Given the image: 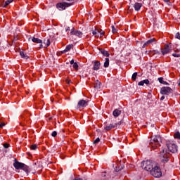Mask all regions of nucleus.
I'll return each mask as SVG.
<instances>
[{"label": "nucleus", "mask_w": 180, "mask_h": 180, "mask_svg": "<svg viewBox=\"0 0 180 180\" xmlns=\"http://www.w3.org/2000/svg\"><path fill=\"white\" fill-rule=\"evenodd\" d=\"M161 143V136L160 135L154 136L151 137L150 146L153 150H155L160 147Z\"/></svg>", "instance_id": "nucleus-1"}, {"label": "nucleus", "mask_w": 180, "mask_h": 180, "mask_svg": "<svg viewBox=\"0 0 180 180\" xmlns=\"http://www.w3.org/2000/svg\"><path fill=\"white\" fill-rule=\"evenodd\" d=\"M142 167L146 169V171H150L157 165V163L153 160H143L141 163Z\"/></svg>", "instance_id": "nucleus-2"}, {"label": "nucleus", "mask_w": 180, "mask_h": 180, "mask_svg": "<svg viewBox=\"0 0 180 180\" xmlns=\"http://www.w3.org/2000/svg\"><path fill=\"white\" fill-rule=\"evenodd\" d=\"M13 167L15 169H22V171H25L26 174H29V167H27L25 163H22L15 160L13 163Z\"/></svg>", "instance_id": "nucleus-3"}, {"label": "nucleus", "mask_w": 180, "mask_h": 180, "mask_svg": "<svg viewBox=\"0 0 180 180\" xmlns=\"http://www.w3.org/2000/svg\"><path fill=\"white\" fill-rule=\"evenodd\" d=\"M172 50H175V46L172 44V43L166 44L165 46L162 49V53L163 56L165 54H168L169 51H172Z\"/></svg>", "instance_id": "nucleus-4"}, {"label": "nucleus", "mask_w": 180, "mask_h": 180, "mask_svg": "<svg viewBox=\"0 0 180 180\" xmlns=\"http://www.w3.org/2000/svg\"><path fill=\"white\" fill-rule=\"evenodd\" d=\"M160 160L164 164L167 161H169V153L166 150V149H162L160 154Z\"/></svg>", "instance_id": "nucleus-5"}, {"label": "nucleus", "mask_w": 180, "mask_h": 180, "mask_svg": "<svg viewBox=\"0 0 180 180\" xmlns=\"http://www.w3.org/2000/svg\"><path fill=\"white\" fill-rule=\"evenodd\" d=\"M150 174L155 178H160L162 173L161 172V169L157 165L150 170Z\"/></svg>", "instance_id": "nucleus-6"}, {"label": "nucleus", "mask_w": 180, "mask_h": 180, "mask_svg": "<svg viewBox=\"0 0 180 180\" xmlns=\"http://www.w3.org/2000/svg\"><path fill=\"white\" fill-rule=\"evenodd\" d=\"M166 146L169 150V151H170V153H176V151H178V146H176V145L175 143H173L171 141H167L166 143Z\"/></svg>", "instance_id": "nucleus-7"}, {"label": "nucleus", "mask_w": 180, "mask_h": 180, "mask_svg": "<svg viewBox=\"0 0 180 180\" xmlns=\"http://www.w3.org/2000/svg\"><path fill=\"white\" fill-rule=\"evenodd\" d=\"M172 89H171V87L169 86H163L160 89V94L162 95H169L170 94H172Z\"/></svg>", "instance_id": "nucleus-8"}, {"label": "nucleus", "mask_w": 180, "mask_h": 180, "mask_svg": "<svg viewBox=\"0 0 180 180\" xmlns=\"http://www.w3.org/2000/svg\"><path fill=\"white\" fill-rule=\"evenodd\" d=\"M93 35L96 37V39H99V37H103L105 34V32H103L102 30H95L92 32Z\"/></svg>", "instance_id": "nucleus-9"}, {"label": "nucleus", "mask_w": 180, "mask_h": 180, "mask_svg": "<svg viewBox=\"0 0 180 180\" xmlns=\"http://www.w3.org/2000/svg\"><path fill=\"white\" fill-rule=\"evenodd\" d=\"M120 124H122V122H119L118 123L110 124L109 125L105 127V130H106V131H109L110 130H112V129H115V127L120 126Z\"/></svg>", "instance_id": "nucleus-10"}, {"label": "nucleus", "mask_w": 180, "mask_h": 180, "mask_svg": "<svg viewBox=\"0 0 180 180\" xmlns=\"http://www.w3.org/2000/svg\"><path fill=\"white\" fill-rule=\"evenodd\" d=\"M88 105V101L82 99L80 100L77 105V109H82V108H85V106H86Z\"/></svg>", "instance_id": "nucleus-11"}, {"label": "nucleus", "mask_w": 180, "mask_h": 180, "mask_svg": "<svg viewBox=\"0 0 180 180\" xmlns=\"http://www.w3.org/2000/svg\"><path fill=\"white\" fill-rule=\"evenodd\" d=\"M70 6V4L68 3H58L56 5V7L58 8V9H59L60 11H64V9H65V8Z\"/></svg>", "instance_id": "nucleus-12"}, {"label": "nucleus", "mask_w": 180, "mask_h": 180, "mask_svg": "<svg viewBox=\"0 0 180 180\" xmlns=\"http://www.w3.org/2000/svg\"><path fill=\"white\" fill-rule=\"evenodd\" d=\"M70 34L72 36H77V37H82V32L78 31L75 28L71 30Z\"/></svg>", "instance_id": "nucleus-13"}, {"label": "nucleus", "mask_w": 180, "mask_h": 180, "mask_svg": "<svg viewBox=\"0 0 180 180\" xmlns=\"http://www.w3.org/2000/svg\"><path fill=\"white\" fill-rule=\"evenodd\" d=\"M155 41H157V39L155 38L150 39L143 44L142 48L146 49V47L150 46V44H153V43H155Z\"/></svg>", "instance_id": "nucleus-14"}, {"label": "nucleus", "mask_w": 180, "mask_h": 180, "mask_svg": "<svg viewBox=\"0 0 180 180\" xmlns=\"http://www.w3.org/2000/svg\"><path fill=\"white\" fill-rule=\"evenodd\" d=\"M93 64H94L93 70L94 71H98V70L101 68V62H99L98 60L93 61Z\"/></svg>", "instance_id": "nucleus-15"}, {"label": "nucleus", "mask_w": 180, "mask_h": 180, "mask_svg": "<svg viewBox=\"0 0 180 180\" xmlns=\"http://www.w3.org/2000/svg\"><path fill=\"white\" fill-rule=\"evenodd\" d=\"M32 40L33 43H37V44H40L39 45V49H43V44H41L42 42H41L40 39L33 37Z\"/></svg>", "instance_id": "nucleus-16"}, {"label": "nucleus", "mask_w": 180, "mask_h": 180, "mask_svg": "<svg viewBox=\"0 0 180 180\" xmlns=\"http://www.w3.org/2000/svg\"><path fill=\"white\" fill-rule=\"evenodd\" d=\"M122 113V111L119 109H115L113 112H112V115H113V117H119V116H120Z\"/></svg>", "instance_id": "nucleus-17"}, {"label": "nucleus", "mask_w": 180, "mask_h": 180, "mask_svg": "<svg viewBox=\"0 0 180 180\" xmlns=\"http://www.w3.org/2000/svg\"><path fill=\"white\" fill-rule=\"evenodd\" d=\"M141 6H143V4L141 3H135L134 5V8L136 12H139L140 9H141Z\"/></svg>", "instance_id": "nucleus-18"}, {"label": "nucleus", "mask_w": 180, "mask_h": 180, "mask_svg": "<svg viewBox=\"0 0 180 180\" xmlns=\"http://www.w3.org/2000/svg\"><path fill=\"white\" fill-rule=\"evenodd\" d=\"M101 54H103V56H104L105 57H109V56H110V54L109 53V52H108V51L103 49H99Z\"/></svg>", "instance_id": "nucleus-19"}, {"label": "nucleus", "mask_w": 180, "mask_h": 180, "mask_svg": "<svg viewBox=\"0 0 180 180\" xmlns=\"http://www.w3.org/2000/svg\"><path fill=\"white\" fill-rule=\"evenodd\" d=\"M72 47H74V45L72 44H69L66 46V48L65 49V50H63L62 51L63 53H68V51H70V50H71V49H72Z\"/></svg>", "instance_id": "nucleus-20"}, {"label": "nucleus", "mask_w": 180, "mask_h": 180, "mask_svg": "<svg viewBox=\"0 0 180 180\" xmlns=\"http://www.w3.org/2000/svg\"><path fill=\"white\" fill-rule=\"evenodd\" d=\"M144 84H146V85H148V84H150V80L145 79V80L141 81L139 82L138 85L143 86V85H144Z\"/></svg>", "instance_id": "nucleus-21"}, {"label": "nucleus", "mask_w": 180, "mask_h": 180, "mask_svg": "<svg viewBox=\"0 0 180 180\" xmlns=\"http://www.w3.org/2000/svg\"><path fill=\"white\" fill-rule=\"evenodd\" d=\"M101 85H102V83H101L99 80H96L94 83V88H96V89H99V88H101Z\"/></svg>", "instance_id": "nucleus-22"}, {"label": "nucleus", "mask_w": 180, "mask_h": 180, "mask_svg": "<svg viewBox=\"0 0 180 180\" xmlns=\"http://www.w3.org/2000/svg\"><path fill=\"white\" fill-rule=\"evenodd\" d=\"M123 168H124V165H120V163H119L117 165V167H115V171L116 172H119V171H122V169H123Z\"/></svg>", "instance_id": "nucleus-23"}, {"label": "nucleus", "mask_w": 180, "mask_h": 180, "mask_svg": "<svg viewBox=\"0 0 180 180\" xmlns=\"http://www.w3.org/2000/svg\"><path fill=\"white\" fill-rule=\"evenodd\" d=\"M20 55L22 57V58H25V60H27L29 58V56L26 53H25V51H20Z\"/></svg>", "instance_id": "nucleus-24"}, {"label": "nucleus", "mask_w": 180, "mask_h": 180, "mask_svg": "<svg viewBox=\"0 0 180 180\" xmlns=\"http://www.w3.org/2000/svg\"><path fill=\"white\" fill-rule=\"evenodd\" d=\"M158 79L160 84H163L164 85H167L168 84L167 82L164 81L163 77H159Z\"/></svg>", "instance_id": "nucleus-25"}, {"label": "nucleus", "mask_w": 180, "mask_h": 180, "mask_svg": "<svg viewBox=\"0 0 180 180\" xmlns=\"http://www.w3.org/2000/svg\"><path fill=\"white\" fill-rule=\"evenodd\" d=\"M104 67H105V68H108V67H109V58H105V61L104 63Z\"/></svg>", "instance_id": "nucleus-26"}, {"label": "nucleus", "mask_w": 180, "mask_h": 180, "mask_svg": "<svg viewBox=\"0 0 180 180\" xmlns=\"http://www.w3.org/2000/svg\"><path fill=\"white\" fill-rule=\"evenodd\" d=\"M44 44H46V47H49L50 46V39H47L46 40L44 39Z\"/></svg>", "instance_id": "nucleus-27"}, {"label": "nucleus", "mask_w": 180, "mask_h": 180, "mask_svg": "<svg viewBox=\"0 0 180 180\" xmlns=\"http://www.w3.org/2000/svg\"><path fill=\"white\" fill-rule=\"evenodd\" d=\"M136 78H137V72H134L132 75L131 79L132 81H136Z\"/></svg>", "instance_id": "nucleus-28"}, {"label": "nucleus", "mask_w": 180, "mask_h": 180, "mask_svg": "<svg viewBox=\"0 0 180 180\" xmlns=\"http://www.w3.org/2000/svg\"><path fill=\"white\" fill-rule=\"evenodd\" d=\"M174 139H180V133L179 132H176L174 135Z\"/></svg>", "instance_id": "nucleus-29"}, {"label": "nucleus", "mask_w": 180, "mask_h": 180, "mask_svg": "<svg viewBox=\"0 0 180 180\" xmlns=\"http://www.w3.org/2000/svg\"><path fill=\"white\" fill-rule=\"evenodd\" d=\"M112 32L115 34V33H117V30L115 28L114 25L112 26Z\"/></svg>", "instance_id": "nucleus-30"}, {"label": "nucleus", "mask_w": 180, "mask_h": 180, "mask_svg": "<svg viewBox=\"0 0 180 180\" xmlns=\"http://www.w3.org/2000/svg\"><path fill=\"white\" fill-rule=\"evenodd\" d=\"M12 3V1L11 0H8L5 2V5H4V8H6V6H8V5H9V4Z\"/></svg>", "instance_id": "nucleus-31"}, {"label": "nucleus", "mask_w": 180, "mask_h": 180, "mask_svg": "<svg viewBox=\"0 0 180 180\" xmlns=\"http://www.w3.org/2000/svg\"><path fill=\"white\" fill-rule=\"evenodd\" d=\"M99 141H101V139L97 138L96 140L94 141V144H98V143H99Z\"/></svg>", "instance_id": "nucleus-32"}, {"label": "nucleus", "mask_w": 180, "mask_h": 180, "mask_svg": "<svg viewBox=\"0 0 180 180\" xmlns=\"http://www.w3.org/2000/svg\"><path fill=\"white\" fill-rule=\"evenodd\" d=\"M51 136H52V137H56V136H57V131H53L51 133Z\"/></svg>", "instance_id": "nucleus-33"}, {"label": "nucleus", "mask_w": 180, "mask_h": 180, "mask_svg": "<svg viewBox=\"0 0 180 180\" xmlns=\"http://www.w3.org/2000/svg\"><path fill=\"white\" fill-rule=\"evenodd\" d=\"M30 148L31 150H36V148H37V145H32Z\"/></svg>", "instance_id": "nucleus-34"}, {"label": "nucleus", "mask_w": 180, "mask_h": 180, "mask_svg": "<svg viewBox=\"0 0 180 180\" xmlns=\"http://www.w3.org/2000/svg\"><path fill=\"white\" fill-rule=\"evenodd\" d=\"M73 68H75V70H78V64L77 63L73 64Z\"/></svg>", "instance_id": "nucleus-35"}, {"label": "nucleus", "mask_w": 180, "mask_h": 180, "mask_svg": "<svg viewBox=\"0 0 180 180\" xmlns=\"http://www.w3.org/2000/svg\"><path fill=\"white\" fill-rule=\"evenodd\" d=\"M175 37H176V39H179V40H180V34H179V32H177L176 34Z\"/></svg>", "instance_id": "nucleus-36"}, {"label": "nucleus", "mask_w": 180, "mask_h": 180, "mask_svg": "<svg viewBox=\"0 0 180 180\" xmlns=\"http://www.w3.org/2000/svg\"><path fill=\"white\" fill-rule=\"evenodd\" d=\"M172 56H173V57H177V58L180 57V54L179 53H174L172 54Z\"/></svg>", "instance_id": "nucleus-37"}, {"label": "nucleus", "mask_w": 180, "mask_h": 180, "mask_svg": "<svg viewBox=\"0 0 180 180\" xmlns=\"http://www.w3.org/2000/svg\"><path fill=\"white\" fill-rule=\"evenodd\" d=\"M4 148H9V144H8V143H4Z\"/></svg>", "instance_id": "nucleus-38"}, {"label": "nucleus", "mask_w": 180, "mask_h": 180, "mask_svg": "<svg viewBox=\"0 0 180 180\" xmlns=\"http://www.w3.org/2000/svg\"><path fill=\"white\" fill-rule=\"evenodd\" d=\"M4 126H5V124L1 123L0 124V129H2V127H4Z\"/></svg>", "instance_id": "nucleus-39"}, {"label": "nucleus", "mask_w": 180, "mask_h": 180, "mask_svg": "<svg viewBox=\"0 0 180 180\" xmlns=\"http://www.w3.org/2000/svg\"><path fill=\"white\" fill-rule=\"evenodd\" d=\"M67 84L70 85L71 84V80H66Z\"/></svg>", "instance_id": "nucleus-40"}, {"label": "nucleus", "mask_w": 180, "mask_h": 180, "mask_svg": "<svg viewBox=\"0 0 180 180\" xmlns=\"http://www.w3.org/2000/svg\"><path fill=\"white\" fill-rule=\"evenodd\" d=\"M165 99V96H162L161 98H160V101H164Z\"/></svg>", "instance_id": "nucleus-41"}, {"label": "nucleus", "mask_w": 180, "mask_h": 180, "mask_svg": "<svg viewBox=\"0 0 180 180\" xmlns=\"http://www.w3.org/2000/svg\"><path fill=\"white\" fill-rule=\"evenodd\" d=\"M70 64H71V65H72V64H73V65H74V64H75V63L74 62V60H72L70 61Z\"/></svg>", "instance_id": "nucleus-42"}, {"label": "nucleus", "mask_w": 180, "mask_h": 180, "mask_svg": "<svg viewBox=\"0 0 180 180\" xmlns=\"http://www.w3.org/2000/svg\"><path fill=\"white\" fill-rule=\"evenodd\" d=\"M102 176H106V172L102 173Z\"/></svg>", "instance_id": "nucleus-43"}, {"label": "nucleus", "mask_w": 180, "mask_h": 180, "mask_svg": "<svg viewBox=\"0 0 180 180\" xmlns=\"http://www.w3.org/2000/svg\"><path fill=\"white\" fill-rule=\"evenodd\" d=\"M53 119V117H49L48 120H51Z\"/></svg>", "instance_id": "nucleus-44"}, {"label": "nucleus", "mask_w": 180, "mask_h": 180, "mask_svg": "<svg viewBox=\"0 0 180 180\" xmlns=\"http://www.w3.org/2000/svg\"><path fill=\"white\" fill-rule=\"evenodd\" d=\"M171 0H164L165 2H169Z\"/></svg>", "instance_id": "nucleus-45"}, {"label": "nucleus", "mask_w": 180, "mask_h": 180, "mask_svg": "<svg viewBox=\"0 0 180 180\" xmlns=\"http://www.w3.org/2000/svg\"><path fill=\"white\" fill-rule=\"evenodd\" d=\"M178 51H179V49L176 50L175 53H178Z\"/></svg>", "instance_id": "nucleus-46"}, {"label": "nucleus", "mask_w": 180, "mask_h": 180, "mask_svg": "<svg viewBox=\"0 0 180 180\" xmlns=\"http://www.w3.org/2000/svg\"><path fill=\"white\" fill-rule=\"evenodd\" d=\"M67 1H72V0H67Z\"/></svg>", "instance_id": "nucleus-47"}, {"label": "nucleus", "mask_w": 180, "mask_h": 180, "mask_svg": "<svg viewBox=\"0 0 180 180\" xmlns=\"http://www.w3.org/2000/svg\"><path fill=\"white\" fill-rule=\"evenodd\" d=\"M138 1H141V0H138Z\"/></svg>", "instance_id": "nucleus-48"}, {"label": "nucleus", "mask_w": 180, "mask_h": 180, "mask_svg": "<svg viewBox=\"0 0 180 180\" xmlns=\"http://www.w3.org/2000/svg\"><path fill=\"white\" fill-rule=\"evenodd\" d=\"M67 30H68H68H66V32H67Z\"/></svg>", "instance_id": "nucleus-49"}]
</instances>
